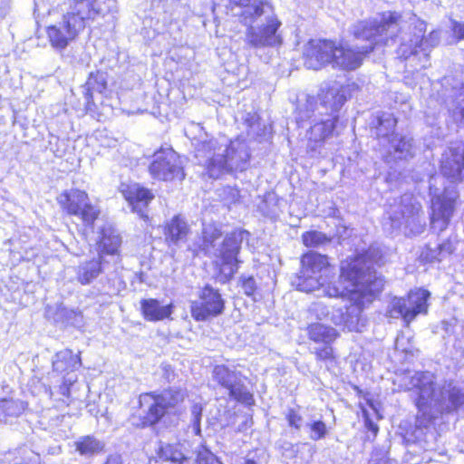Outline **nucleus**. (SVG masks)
Wrapping results in <instances>:
<instances>
[{"label":"nucleus","instance_id":"18","mask_svg":"<svg viewBox=\"0 0 464 464\" xmlns=\"http://www.w3.org/2000/svg\"><path fill=\"white\" fill-rule=\"evenodd\" d=\"M442 175L452 182L464 179V142H452L440 160Z\"/></svg>","mask_w":464,"mask_h":464},{"label":"nucleus","instance_id":"31","mask_svg":"<svg viewBox=\"0 0 464 464\" xmlns=\"http://www.w3.org/2000/svg\"><path fill=\"white\" fill-rule=\"evenodd\" d=\"M157 396L166 411L168 409L174 408L183 401L185 394L181 390L169 389L160 394H157Z\"/></svg>","mask_w":464,"mask_h":464},{"label":"nucleus","instance_id":"37","mask_svg":"<svg viewBox=\"0 0 464 464\" xmlns=\"http://www.w3.org/2000/svg\"><path fill=\"white\" fill-rule=\"evenodd\" d=\"M307 426L309 427L310 431H311L310 439L312 440L316 441V440H322L327 434L326 425L322 420H314V421L307 424Z\"/></svg>","mask_w":464,"mask_h":464},{"label":"nucleus","instance_id":"35","mask_svg":"<svg viewBox=\"0 0 464 464\" xmlns=\"http://www.w3.org/2000/svg\"><path fill=\"white\" fill-rule=\"evenodd\" d=\"M105 87L106 83L102 76L91 74L84 86V95L88 102L92 99L93 92H102Z\"/></svg>","mask_w":464,"mask_h":464},{"label":"nucleus","instance_id":"25","mask_svg":"<svg viewBox=\"0 0 464 464\" xmlns=\"http://www.w3.org/2000/svg\"><path fill=\"white\" fill-rule=\"evenodd\" d=\"M80 366V357L68 349L57 353L53 361V370L60 373L73 372Z\"/></svg>","mask_w":464,"mask_h":464},{"label":"nucleus","instance_id":"5","mask_svg":"<svg viewBox=\"0 0 464 464\" xmlns=\"http://www.w3.org/2000/svg\"><path fill=\"white\" fill-rule=\"evenodd\" d=\"M110 10L102 8L92 0H73L69 10L60 22L47 27L46 33L51 45L56 50H63L73 41L86 25V21L94 19Z\"/></svg>","mask_w":464,"mask_h":464},{"label":"nucleus","instance_id":"22","mask_svg":"<svg viewBox=\"0 0 464 464\" xmlns=\"http://www.w3.org/2000/svg\"><path fill=\"white\" fill-rule=\"evenodd\" d=\"M140 306L144 318L151 322L169 318L173 312L172 304L163 305L159 300L154 298L141 300Z\"/></svg>","mask_w":464,"mask_h":464},{"label":"nucleus","instance_id":"2","mask_svg":"<svg viewBox=\"0 0 464 464\" xmlns=\"http://www.w3.org/2000/svg\"><path fill=\"white\" fill-rule=\"evenodd\" d=\"M396 383L401 391L411 392L418 410L430 418L457 411L464 405L461 389L451 382H436L428 372H408L398 376Z\"/></svg>","mask_w":464,"mask_h":464},{"label":"nucleus","instance_id":"44","mask_svg":"<svg viewBox=\"0 0 464 464\" xmlns=\"http://www.w3.org/2000/svg\"><path fill=\"white\" fill-rule=\"evenodd\" d=\"M49 5H51V0H34V13L44 14L46 11L47 14H50Z\"/></svg>","mask_w":464,"mask_h":464},{"label":"nucleus","instance_id":"10","mask_svg":"<svg viewBox=\"0 0 464 464\" xmlns=\"http://www.w3.org/2000/svg\"><path fill=\"white\" fill-rule=\"evenodd\" d=\"M440 177H431L430 180V194L431 196L430 223L434 230L443 231L448 227L454 211V202L457 193L450 188H438L436 185Z\"/></svg>","mask_w":464,"mask_h":464},{"label":"nucleus","instance_id":"14","mask_svg":"<svg viewBox=\"0 0 464 464\" xmlns=\"http://www.w3.org/2000/svg\"><path fill=\"white\" fill-rule=\"evenodd\" d=\"M420 208V204L411 194H404L401 198L400 204L398 206H392L388 211L392 227L399 229L402 225L406 227L413 225L415 227L411 228L410 231L413 234L421 233L423 226L419 218Z\"/></svg>","mask_w":464,"mask_h":464},{"label":"nucleus","instance_id":"19","mask_svg":"<svg viewBox=\"0 0 464 464\" xmlns=\"http://www.w3.org/2000/svg\"><path fill=\"white\" fill-rule=\"evenodd\" d=\"M140 410L138 416L133 415L131 421L136 426H151L156 424L165 414V410L154 392H147L140 395Z\"/></svg>","mask_w":464,"mask_h":464},{"label":"nucleus","instance_id":"20","mask_svg":"<svg viewBox=\"0 0 464 464\" xmlns=\"http://www.w3.org/2000/svg\"><path fill=\"white\" fill-rule=\"evenodd\" d=\"M120 192L140 218H147L145 208L153 198V194L138 183H121Z\"/></svg>","mask_w":464,"mask_h":464},{"label":"nucleus","instance_id":"48","mask_svg":"<svg viewBox=\"0 0 464 464\" xmlns=\"http://www.w3.org/2000/svg\"><path fill=\"white\" fill-rule=\"evenodd\" d=\"M365 427L369 430L372 431L374 433V435H376V433L378 431V426L368 417L365 418Z\"/></svg>","mask_w":464,"mask_h":464},{"label":"nucleus","instance_id":"11","mask_svg":"<svg viewBox=\"0 0 464 464\" xmlns=\"http://www.w3.org/2000/svg\"><path fill=\"white\" fill-rule=\"evenodd\" d=\"M430 295L428 290L418 288L411 290L407 297H393L387 307L386 314L391 318H401L409 324L419 314L428 313Z\"/></svg>","mask_w":464,"mask_h":464},{"label":"nucleus","instance_id":"3","mask_svg":"<svg viewBox=\"0 0 464 464\" xmlns=\"http://www.w3.org/2000/svg\"><path fill=\"white\" fill-rule=\"evenodd\" d=\"M399 18L396 13H384L376 18L361 21L353 26L357 40L366 41L362 46L344 47L335 44L333 67L352 71L357 69L364 55L377 45H390L395 43L399 32Z\"/></svg>","mask_w":464,"mask_h":464},{"label":"nucleus","instance_id":"49","mask_svg":"<svg viewBox=\"0 0 464 464\" xmlns=\"http://www.w3.org/2000/svg\"><path fill=\"white\" fill-rule=\"evenodd\" d=\"M104 464H122V459L120 455H111Z\"/></svg>","mask_w":464,"mask_h":464},{"label":"nucleus","instance_id":"29","mask_svg":"<svg viewBox=\"0 0 464 464\" xmlns=\"http://www.w3.org/2000/svg\"><path fill=\"white\" fill-rule=\"evenodd\" d=\"M334 128V119L328 115L326 119H322L311 126L308 139L314 142H321L332 134Z\"/></svg>","mask_w":464,"mask_h":464},{"label":"nucleus","instance_id":"41","mask_svg":"<svg viewBox=\"0 0 464 464\" xmlns=\"http://www.w3.org/2000/svg\"><path fill=\"white\" fill-rule=\"evenodd\" d=\"M439 252V246H436L434 247H431L430 246H427L420 254V258L425 262H435V261H440L443 256L441 253Z\"/></svg>","mask_w":464,"mask_h":464},{"label":"nucleus","instance_id":"9","mask_svg":"<svg viewBox=\"0 0 464 464\" xmlns=\"http://www.w3.org/2000/svg\"><path fill=\"white\" fill-rule=\"evenodd\" d=\"M426 32V23L417 20L414 24V34L406 43L402 39L398 53L401 57L407 60L415 70L424 69L429 66V52L431 48L437 46L440 40V33L433 30L427 37H424Z\"/></svg>","mask_w":464,"mask_h":464},{"label":"nucleus","instance_id":"16","mask_svg":"<svg viewBox=\"0 0 464 464\" xmlns=\"http://www.w3.org/2000/svg\"><path fill=\"white\" fill-rule=\"evenodd\" d=\"M213 379L228 392L230 398L247 405L253 402V395L242 382L239 372L225 365H217L213 370Z\"/></svg>","mask_w":464,"mask_h":464},{"label":"nucleus","instance_id":"6","mask_svg":"<svg viewBox=\"0 0 464 464\" xmlns=\"http://www.w3.org/2000/svg\"><path fill=\"white\" fill-rule=\"evenodd\" d=\"M221 235L220 229L215 225L205 226L201 247L206 254L217 257L216 263L219 266L220 273L228 279L237 270V255L241 243L245 237L248 236V232L241 229L234 230L219 242Z\"/></svg>","mask_w":464,"mask_h":464},{"label":"nucleus","instance_id":"33","mask_svg":"<svg viewBox=\"0 0 464 464\" xmlns=\"http://www.w3.org/2000/svg\"><path fill=\"white\" fill-rule=\"evenodd\" d=\"M25 409L24 401L19 400H0V413L2 417H14L20 415Z\"/></svg>","mask_w":464,"mask_h":464},{"label":"nucleus","instance_id":"24","mask_svg":"<svg viewBox=\"0 0 464 464\" xmlns=\"http://www.w3.org/2000/svg\"><path fill=\"white\" fill-rule=\"evenodd\" d=\"M186 459L183 445L179 443L166 444L160 448L154 464H182Z\"/></svg>","mask_w":464,"mask_h":464},{"label":"nucleus","instance_id":"32","mask_svg":"<svg viewBox=\"0 0 464 464\" xmlns=\"http://www.w3.org/2000/svg\"><path fill=\"white\" fill-rule=\"evenodd\" d=\"M378 125L376 126V135L379 137H386L392 132L397 121L390 112H382L377 116Z\"/></svg>","mask_w":464,"mask_h":464},{"label":"nucleus","instance_id":"1","mask_svg":"<svg viewBox=\"0 0 464 464\" xmlns=\"http://www.w3.org/2000/svg\"><path fill=\"white\" fill-rule=\"evenodd\" d=\"M371 247L366 253L342 263L338 285L330 281L332 270L326 256L308 252L302 256V269L293 285L302 292H322L318 295L347 297L354 304L333 308L330 321L343 330L357 331L362 307L372 303L383 289L384 281L377 276L373 265L379 260Z\"/></svg>","mask_w":464,"mask_h":464},{"label":"nucleus","instance_id":"40","mask_svg":"<svg viewBox=\"0 0 464 464\" xmlns=\"http://www.w3.org/2000/svg\"><path fill=\"white\" fill-rule=\"evenodd\" d=\"M310 313L313 314L318 320L330 319L329 307L322 302L314 303L309 309Z\"/></svg>","mask_w":464,"mask_h":464},{"label":"nucleus","instance_id":"21","mask_svg":"<svg viewBox=\"0 0 464 464\" xmlns=\"http://www.w3.org/2000/svg\"><path fill=\"white\" fill-rule=\"evenodd\" d=\"M121 244V238L112 227H102L99 239V257L103 260L104 255H118Z\"/></svg>","mask_w":464,"mask_h":464},{"label":"nucleus","instance_id":"52","mask_svg":"<svg viewBox=\"0 0 464 464\" xmlns=\"http://www.w3.org/2000/svg\"><path fill=\"white\" fill-rule=\"evenodd\" d=\"M244 464H256V462L253 459H246Z\"/></svg>","mask_w":464,"mask_h":464},{"label":"nucleus","instance_id":"45","mask_svg":"<svg viewBox=\"0 0 464 464\" xmlns=\"http://www.w3.org/2000/svg\"><path fill=\"white\" fill-rule=\"evenodd\" d=\"M437 246H439L438 253H441L443 258L450 255L455 249V246L450 240H446L443 243L439 244Z\"/></svg>","mask_w":464,"mask_h":464},{"label":"nucleus","instance_id":"47","mask_svg":"<svg viewBox=\"0 0 464 464\" xmlns=\"http://www.w3.org/2000/svg\"><path fill=\"white\" fill-rule=\"evenodd\" d=\"M242 287L246 295H252L256 289L255 280L252 277L244 280Z\"/></svg>","mask_w":464,"mask_h":464},{"label":"nucleus","instance_id":"42","mask_svg":"<svg viewBox=\"0 0 464 464\" xmlns=\"http://www.w3.org/2000/svg\"><path fill=\"white\" fill-rule=\"evenodd\" d=\"M196 464H222L218 459L207 449L202 448L198 451Z\"/></svg>","mask_w":464,"mask_h":464},{"label":"nucleus","instance_id":"51","mask_svg":"<svg viewBox=\"0 0 464 464\" xmlns=\"http://www.w3.org/2000/svg\"><path fill=\"white\" fill-rule=\"evenodd\" d=\"M231 191H232L233 198L235 199L238 196V191L236 189H231Z\"/></svg>","mask_w":464,"mask_h":464},{"label":"nucleus","instance_id":"43","mask_svg":"<svg viewBox=\"0 0 464 464\" xmlns=\"http://www.w3.org/2000/svg\"><path fill=\"white\" fill-rule=\"evenodd\" d=\"M286 418L291 427H294L296 430H299L301 428L302 417L294 410H289Z\"/></svg>","mask_w":464,"mask_h":464},{"label":"nucleus","instance_id":"23","mask_svg":"<svg viewBox=\"0 0 464 464\" xmlns=\"http://www.w3.org/2000/svg\"><path fill=\"white\" fill-rule=\"evenodd\" d=\"M102 260L100 257L81 263L75 268L76 280L81 285H90L102 272Z\"/></svg>","mask_w":464,"mask_h":464},{"label":"nucleus","instance_id":"36","mask_svg":"<svg viewBox=\"0 0 464 464\" xmlns=\"http://www.w3.org/2000/svg\"><path fill=\"white\" fill-rule=\"evenodd\" d=\"M303 243L307 247H318L328 242L330 238L319 231H308L302 236Z\"/></svg>","mask_w":464,"mask_h":464},{"label":"nucleus","instance_id":"12","mask_svg":"<svg viewBox=\"0 0 464 464\" xmlns=\"http://www.w3.org/2000/svg\"><path fill=\"white\" fill-rule=\"evenodd\" d=\"M57 201L68 215L77 217L86 228H92L100 215L99 208L92 204L83 190H65L59 195Z\"/></svg>","mask_w":464,"mask_h":464},{"label":"nucleus","instance_id":"28","mask_svg":"<svg viewBox=\"0 0 464 464\" xmlns=\"http://www.w3.org/2000/svg\"><path fill=\"white\" fill-rule=\"evenodd\" d=\"M188 233V226L180 216L174 217L165 228L166 239L175 244L182 241Z\"/></svg>","mask_w":464,"mask_h":464},{"label":"nucleus","instance_id":"34","mask_svg":"<svg viewBox=\"0 0 464 464\" xmlns=\"http://www.w3.org/2000/svg\"><path fill=\"white\" fill-rule=\"evenodd\" d=\"M392 148L399 153L398 158H407L412 156V140L407 137L394 136L391 141Z\"/></svg>","mask_w":464,"mask_h":464},{"label":"nucleus","instance_id":"17","mask_svg":"<svg viewBox=\"0 0 464 464\" xmlns=\"http://www.w3.org/2000/svg\"><path fill=\"white\" fill-rule=\"evenodd\" d=\"M335 43L327 40H310L303 49L304 64L307 69L319 70L332 64Z\"/></svg>","mask_w":464,"mask_h":464},{"label":"nucleus","instance_id":"46","mask_svg":"<svg viewBox=\"0 0 464 464\" xmlns=\"http://www.w3.org/2000/svg\"><path fill=\"white\" fill-rule=\"evenodd\" d=\"M452 31L458 40L464 39V23L452 21Z\"/></svg>","mask_w":464,"mask_h":464},{"label":"nucleus","instance_id":"4","mask_svg":"<svg viewBox=\"0 0 464 464\" xmlns=\"http://www.w3.org/2000/svg\"><path fill=\"white\" fill-rule=\"evenodd\" d=\"M195 157L206 167L210 178L218 179L224 173L243 171L248 166L249 151L246 142L236 140L221 144L218 140L201 141L196 145Z\"/></svg>","mask_w":464,"mask_h":464},{"label":"nucleus","instance_id":"50","mask_svg":"<svg viewBox=\"0 0 464 464\" xmlns=\"http://www.w3.org/2000/svg\"><path fill=\"white\" fill-rule=\"evenodd\" d=\"M369 464H391V463H390V460L384 457L380 458V459L372 457V459L369 461Z\"/></svg>","mask_w":464,"mask_h":464},{"label":"nucleus","instance_id":"7","mask_svg":"<svg viewBox=\"0 0 464 464\" xmlns=\"http://www.w3.org/2000/svg\"><path fill=\"white\" fill-rule=\"evenodd\" d=\"M246 26L245 42L253 48L275 47L282 44L278 33L282 25L271 5H264L261 9L246 10L243 22Z\"/></svg>","mask_w":464,"mask_h":464},{"label":"nucleus","instance_id":"30","mask_svg":"<svg viewBox=\"0 0 464 464\" xmlns=\"http://www.w3.org/2000/svg\"><path fill=\"white\" fill-rule=\"evenodd\" d=\"M75 446L81 455L92 456L102 450L104 445L92 436H83L75 442Z\"/></svg>","mask_w":464,"mask_h":464},{"label":"nucleus","instance_id":"39","mask_svg":"<svg viewBox=\"0 0 464 464\" xmlns=\"http://www.w3.org/2000/svg\"><path fill=\"white\" fill-rule=\"evenodd\" d=\"M323 347L314 349L316 360L324 361L325 362H332L334 360V353L332 343H324Z\"/></svg>","mask_w":464,"mask_h":464},{"label":"nucleus","instance_id":"38","mask_svg":"<svg viewBox=\"0 0 464 464\" xmlns=\"http://www.w3.org/2000/svg\"><path fill=\"white\" fill-rule=\"evenodd\" d=\"M202 411H203V406L201 403H195L191 407L192 429H193V432L196 435H200V433H201L200 422H201Z\"/></svg>","mask_w":464,"mask_h":464},{"label":"nucleus","instance_id":"27","mask_svg":"<svg viewBox=\"0 0 464 464\" xmlns=\"http://www.w3.org/2000/svg\"><path fill=\"white\" fill-rule=\"evenodd\" d=\"M227 9L231 12L233 15L238 16L240 23L243 22L246 9L252 13L253 9H261L266 2L257 0H223Z\"/></svg>","mask_w":464,"mask_h":464},{"label":"nucleus","instance_id":"13","mask_svg":"<svg viewBox=\"0 0 464 464\" xmlns=\"http://www.w3.org/2000/svg\"><path fill=\"white\" fill-rule=\"evenodd\" d=\"M149 171L153 179L164 181L185 177L180 157L171 148H161L154 153Z\"/></svg>","mask_w":464,"mask_h":464},{"label":"nucleus","instance_id":"53","mask_svg":"<svg viewBox=\"0 0 464 464\" xmlns=\"http://www.w3.org/2000/svg\"><path fill=\"white\" fill-rule=\"evenodd\" d=\"M74 380H72V379H69L68 382H70L71 383L73 382ZM65 382H67V380H65Z\"/></svg>","mask_w":464,"mask_h":464},{"label":"nucleus","instance_id":"8","mask_svg":"<svg viewBox=\"0 0 464 464\" xmlns=\"http://www.w3.org/2000/svg\"><path fill=\"white\" fill-rule=\"evenodd\" d=\"M320 105L317 106V99L314 96L305 95L304 99L298 100L295 111V120L299 125L310 120L316 121L315 110L319 115L328 114L329 111H337L345 102V88L338 82H324L321 85L318 93Z\"/></svg>","mask_w":464,"mask_h":464},{"label":"nucleus","instance_id":"26","mask_svg":"<svg viewBox=\"0 0 464 464\" xmlns=\"http://www.w3.org/2000/svg\"><path fill=\"white\" fill-rule=\"evenodd\" d=\"M307 334L309 339L317 343H333L339 336L334 328L320 323L311 324L307 328Z\"/></svg>","mask_w":464,"mask_h":464},{"label":"nucleus","instance_id":"15","mask_svg":"<svg viewBox=\"0 0 464 464\" xmlns=\"http://www.w3.org/2000/svg\"><path fill=\"white\" fill-rule=\"evenodd\" d=\"M224 308L225 301L219 291L209 285L201 288L198 292V299L190 304L191 316L198 322L221 314Z\"/></svg>","mask_w":464,"mask_h":464}]
</instances>
